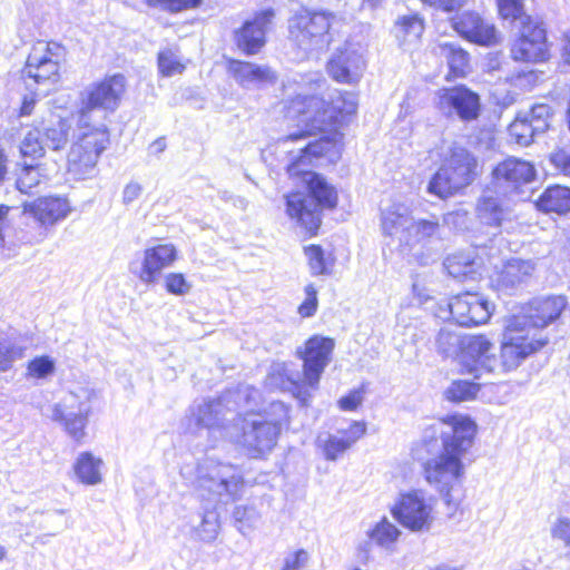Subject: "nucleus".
<instances>
[{"instance_id":"1","label":"nucleus","mask_w":570,"mask_h":570,"mask_svg":"<svg viewBox=\"0 0 570 570\" xmlns=\"http://www.w3.org/2000/svg\"><path fill=\"white\" fill-rule=\"evenodd\" d=\"M126 91V78L120 75L92 82L80 92L77 112L78 134L68 154V173L75 179H87L95 175L98 159L109 144V131L105 124H92L94 114L114 112Z\"/></svg>"},{"instance_id":"2","label":"nucleus","mask_w":570,"mask_h":570,"mask_svg":"<svg viewBox=\"0 0 570 570\" xmlns=\"http://www.w3.org/2000/svg\"><path fill=\"white\" fill-rule=\"evenodd\" d=\"M440 433L441 452L423 463L425 481L440 493L451 511H456L463 499L465 465L463 459L472 448L476 424L464 415H449L424 432V443Z\"/></svg>"},{"instance_id":"3","label":"nucleus","mask_w":570,"mask_h":570,"mask_svg":"<svg viewBox=\"0 0 570 570\" xmlns=\"http://www.w3.org/2000/svg\"><path fill=\"white\" fill-rule=\"evenodd\" d=\"M333 142L320 138L298 148L299 154L293 156L287 166L289 176L302 177L308 194L293 193L286 196V213L309 235H315L321 226L322 209H332L337 205V193L320 174L306 169L313 160L326 155Z\"/></svg>"},{"instance_id":"4","label":"nucleus","mask_w":570,"mask_h":570,"mask_svg":"<svg viewBox=\"0 0 570 570\" xmlns=\"http://www.w3.org/2000/svg\"><path fill=\"white\" fill-rule=\"evenodd\" d=\"M240 470L229 463L206 459L197 466L195 489L200 500L199 522L193 527L196 538L213 542L220 530L218 504L238 500L244 491Z\"/></svg>"},{"instance_id":"5","label":"nucleus","mask_w":570,"mask_h":570,"mask_svg":"<svg viewBox=\"0 0 570 570\" xmlns=\"http://www.w3.org/2000/svg\"><path fill=\"white\" fill-rule=\"evenodd\" d=\"M289 117L297 118L299 130L284 137L282 144L298 142L316 131H326L342 124L346 116L355 114L357 97L354 92L334 90L328 100L302 90L289 101Z\"/></svg>"},{"instance_id":"6","label":"nucleus","mask_w":570,"mask_h":570,"mask_svg":"<svg viewBox=\"0 0 570 570\" xmlns=\"http://www.w3.org/2000/svg\"><path fill=\"white\" fill-rule=\"evenodd\" d=\"M287 409L282 402H272L268 409L246 413L234 419L228 439L242 446L252 458L268 454L277 444Z\"/></svg>"},{"instance_id":"7","label":"nucleus","mask_w":570,"mask_h":570,"mask_svg":"<svg viewBox=\"0 0 570 570\" xmlns=\"http://www.w3.org/2000/svg\"><path fill=\"white\" fill-rule=\"evenodd\" d=\"M478 160L465 147L453 142L443 153L441 166L428 185V193L446 199L470 186L478 176Z\"/></svg>"},{"instance_id":"8","label":"nucleus","mask_w":570,"mask_h":570,"mask_svg":"<svg viewBox=\"0 0 570 570\" xmlns=\"http://www.w3.org/2000/svg\"><path fill=\"white\" fill-rule=\"evenodd\" d=\"M382 234L401 245L412 246L436 234L439 223L413 217L412 204L402 198H391L380 210Z\"/></svg>"},{"instance_id":"9","label":"nucleus","mask_w":570,"mask_h":570,"mask_svg":"<svg viewBox=\"0 0 570 570\" xmlns=\"http://www.w3.org/2000/svg\"><path fill=\"white\" fill-rule=\"evenodd\" d=\"M65 57V48L57 42L39 41L33 45L22 69L28 89L47 95L60 79V63Z\"/></svg>"},{"instance_id":"10","label":"nucleus","mask_w":570,"mask_h":570,"mask_svg":"<svg viewBox=\"0 0 570 570\" xmlns=\"http://www.w3.org/2000/svg\"><path fill=\"white\" fill-rule=\"evenodd\" d=\"M95 399L92 389L78 386L69 391L60 402L50 406L48 416L62 425L65 432L77 443L86 438V426Z\"/></svg>"},{"instance_id":"11","label":"nucleus","mask_w":570,"mask_h":570,"mask_svg":"<svg viewBox=\"0 0 570 570\" xmlns=\"http://www.w3.org/2000/svg\"><path fill=\"white\" fill-rule=\"evenodd\" d=\"M332 13L302 10L288 20L289 38L305 53H318L332 42Z\"/></svg>"},{"instance_id":"12","label":"nucleus","mask_w":570,"mask_h":570,"mask_svg":"<svg viewBox=\"0 0 570 570\" xmlns=\"http://www.w3.org/2000/svg\"><path fill=\"white\" fill-rule=\"evenodd\" d=\"M548 337L531 334L527 320L510 317L507 321L501 342V366L504 371L515 370L527 357L541 350Z\"/></svg>"},{"instance_id":"13","label":"nucleus","mask_w":570,"mask_h":570,"mask_svg":"<svg viewBox=\"0 0 570 570\" xmlns=\"http://www.w3.org/2000/svg\"><path fill=\"white\" fill-rule=\"evenodd\" d=\"M432 499L421 490L401 493L391 507L392 517L412 532H428L434 522Z\"/></svg>"},{"instance_id":"14","label":"nucleus","mask_w":570,"mask_h":570,"mask_svg":"<svg viewBox=\"0 0 570 570\" xmlns=\"http://www.w3.org/2000/svg\"><path fill=\"white\" fill-rule=\"evenodd\" d=\"M434 106L446 118L458 117L465 122L475 120L481 111L479 95L465 86L438 90Z\"/></svg>"},{"instance_id":"15","label":"nucleus","mask_w":570,"mask_h":570,"mask_svg":"<svg viewBox=\"0 0 570 570\" xmlns=\"http://www.w3.org/2000/svg\"><path fill=\"white\" fill-rule=\"evenodd\" d=\"M492 177L493 187L521 200L525 197L523 187L535 178V169L529 161L510 157L494 167Z\"/></svg>"},{"instance_id":"16","label":"nucleus","mask_w":570,"mask_h":570,"mask_svg":"<svg viewBox=\"0 0 570 570\" xmlns=\"http://www.w3.org/2000/svg\"><path fill=\"white\" fill-rule=\"evenodd\" d=\"M511 57L521 62H542L549 58L547 30L542 22L523 19L520 36L511 47Z\"/></svg>"},{"instance_id":"17","label":"nucleus","mask_w":570,"mask_h":570,"mask_svg":"<svg viewBox=\"0 0 570 570\" xmlns=\"http://www.w3.org/2000/svg\"><path fill=\"white\" fill-rule=\"evenodd\" d=\"M177 249L173 244H157L144 249L141 261L129 264V271L142 284L149 286L158 282L164 269L177 259Z\"/></svg>"},{"instance_id":"18","label":"nucleus","mask_w":570,"mask_h":570,"mask_svg":"<svg viewBox=\"0 0 570 570\" xmlns=\"http://www.w3.org/2000/svg\"><path fill=\"white\" fill-rule=\"evenodd\" d=\"M334 341L330 337L314 335L305 342L304 347L297 350L303 360L304 384L316 389L325 367L331 362Z\"/></svg>"},{"instance_id":"19","label":"nucleus","mask_w":570,"mask_h":570,"mask_svg":"<svg viewBox=\"0 0 570 570\" xmlns=\"http://www.w3.org/2000/svg\"><path fill=\"white\" fill-rule=\"evenodd\" d=\"M517 199L495 187H488L479 197L475 206L478 219L487 226L499 228L514 217Z\"/></svg>"},{"instance_id":"20","label":"nucleus","mask_w":570,"mask_h":570,"mask_svg":"<svg viewBox=\"0 0 570 570\" xmlns=\"http://www.w3.org/2000/svg\"><path fill=\"white\" fill-rule=\"evenodd\" d=\"M493 344L485 335H465L459 363L468 374L479 377L481 372H493L497 358Z\"/></svg>"},{"instance_id":"21","label":"nucleus","mask_w":570,"mask_h":570,"mask_svg":"<svg viewBox=\"0 0 570 570\" xmlns=\"http://www.w3.org/2000/svg\"><path fill=\"white\" fill-rule=\"evenodd\" d=\"M535 268L532 259H509L490 276V285L498 293L513 295L529 284Z\"/></svg>"},{"instance_id":"22","label":"nucleus","mask_w":570,"mask_h":570,"mask_svg":"<svg viewBox=\"0 0 570 570\" xmlns=\"http://www.w3.org/2000/svg\"><path fill=\"white\" fill-rule=\"evenodd\" d=\"M229 396L223 394L217 399L203 400L194 405L190 409V422L197 428L207 430L219 429L228 438L232 425H226L225 422L229 421L228 414L233 413V409L229 406Z\"/></svg>"},{"instance_id":"23","label":"nucleus","mask_w":570,"mask_h":570,"mask_svg":"<svg viewBox=\"0 0 570 570\" xmlns=\"http://www.w3.org/2000/svg\"><path fill=\"white\" fill-rule=\"evenodd\" d=\"M454 322L461 326H474L485 323L491 316L490 304L475 293L459 294L448 303Z\"/></svg>"},{"instance_id":"24","label":"nucleus","mask_w":570,"mask_h":570,"mask_svg":"<svg viewBox=\"0 0 570 570\" xmlns=\"http://www.w3.org/2000/svg\"><path fill=\"white\" fill-rule=\"evenodd\" d=\"M233 79L246 90H258L276 82L275 71L266 65L230 60L227 67Z\"/></svg>"},{"instance_id":"25","label":"nucleus","mask_w":570,"mask_h":570,"mask_svg":"<svg viewBox=\"0 0 570 570\" xmlns=\"http://www.w3.org/2000/svg\"><path fill=\"white\" fill-rule=\"evenodd\" d=\"M566 298L562 296H548L533 299L527 311L512 317H522L527 320V327L531 328V334H538L543 328L554 322L566 307Z\"/></svg>"},{"instance_id":"26","label":"nucleus","mask_w":570,"mask_h":570,"mask_svg":"<svg viewBox=\"0 0 570 570\" xmlns=\"http://www.w3.org/2000/svg\"><path fill=\"white\" fill-rule=\"evenodd\" d=\"M273 18L274 11L266 9L247 20L235 36L238 48L247 55L257 53L265 45V36Z\"/></svg>"},{"instance_id":"27","label":"nucleus","mask_w":570,"mask_h":570,"mask_svg":"<svg viewBox=\"0 0 570 570\" xmlns=\"http://www.w3.org/2000/svg\"><path fill=\"white\" fill-rule=\"evenodd\" d=\"M337 433L338 434H321L316 440L317 446L328 461H336L340 455L363 438L366 433V424L355 421L347 430H340Z\"/></svg>"},{"instance_id":"28","label":"nucleus","mask_w":570,"mask_h":570,"mask_svg":"<svg viewBox=\"0 0 570 570\" xmlns=\"http://www.w3.org/2000/svg\"><path fill=\"white\" fill-rule=\"evenodd\" d=\"M453 28L463 38L481 46H491L497 42L494 24L484 20L479 13L466 11L453 19Z\"/></svg>"},{"instance_id":"29","label":"nucleus","mask_w":570,"mask_h":570,"mask_svg":"<svg viewBox=\"0 0 570 570\" xmlns=\"http://www.w3.org/2000/svg\"><path fill=\"white\" fill-rule=\"evenodd\" d=\"M364 69L362 55L352 49L341 50L327 62V72L336 81L355 83L360 80Z\"/></svg>"},{"instance_id":"30","label":"nucleus","mask_w":570,"mask_h":570,"mask_svg":"<svg viewBox=\"0 0 570 570\" xmlns=\"http://www.w3.org/2000/svg\"><path fill=\"white\" fill-rule=\"evenodd\" d=\"M24 213L30 214L42 226H52L65 219L71 210L69 202L62 197H41L23 205Z\"/></svg>"},{"instance_id":"31","label":"nucleus","mask_w":570,"mask_h":570,"mask_svg":"<svg viewBox=\"0 0 570 570\" xmlns=\"http://www.w3.org/2000/svg\"><path fill=\"white\" fill-rule=\"evenodd\" d=\"M401 533V530L393 522L386 517H383L367 530L366 537L368 540L361 543L358 549L365 554V559L368 558L372 544H376L386 551H393L394 544L397 542Z\"/></svg>"},{"instance_id":"32","label":"nucleus","mask_w":570,"mask_h":570,"mask_svg":"<svg viewBox=\"0 0 570 570\" xmlns=\"http://www.w3.org/2000/svg\"><path fill=\"white\" fill-rule=\"evenodd\" d=\"M266 382L272 389L293 392L306 404L307 395L303 391L304 381L301 382L299 373L292 371L286 363H274L271 366Z\"/></svg>"},{"instance_id":"33","label":"nucleus","mask_w":570,"mask_h":570,"mask_svg":"<svg viewBox=\"0 0 570 570\" xmlns=\"http://www.w3.org/2000/svg\"><path fill=\"white\" fill-rule=\"evenodd\" d=\"M444 267L453 278L475 281L482 274V259L473 252L456 253L445 259Z\"/></svg>"},{"instance_id":"34","label":"nucleus","mask_w":570,"mask_h":570,"mask_svg":"<svg viewBox=\"0 0 570 570\" xmlns=\"http://www.w3.org/2000/svg\"><path fill=\"white\" fill-rule=\"evenodd\" d=\"M433 51L439 57L445 59L450 72L455 77H463L469 69L470 56L454 42H439Z\"/></svg>"},{"instance_id":"35","label":"nucleus","mask_w":570,"mask_h":570,"mask_svg":"<svg viewBox=\"0 0 570 570\" xmlns=\"http://www.w3.org/2000/svg\"><path fill=\"white\" fill-rule=\"evenodd\" d=\"M70 128L69 120L60 117L42 122L39 129L42 131L46 148L52 150L63 148L68 141Z\"/></svg>"},{"instance_id":"36","label":"nucleus","mask_w":570,"mask_h":570,"mask_svg":"<svg viewBox=\"0 0 570 570\" xmlns=\"http://www.w3.org/2000/svg\"><path fill=\"white\" fill-rule=\"evenodd\" d=\"M537 207L547 213L570 212V188L559 185L547 188L537 200Z\"/></svg>"},{"instance_id":"37","label":"nucleus","mask_w":570,"mask_h":570,"mask_svg":"<svg viewBox=\"0 0 570 570\" xmlns=\"http://www.w3.org/2000/svg\"><path fill=\"white\" fill-rule=\"evenodd\" d=\"M102 461L90 452H82L78 455L73 464V471L77 479L86 485H96L102 481L101 476Z\"/></svg>"},{"instance_id":"38","label":"nucleus","mask_w":570,"mask_h":570,"mask_svg":"<svg viewBox=\"0 0 570 570\" xmlns=\"http://www.w3.org/2000/svg\"><path fill=\"white\" fill-rule=\"evenodd\" d=\"M464 338L465 335H462L455 328L442 327L435 336L436 351L443 357L459 358Z\"/></svg>"},{"instance_id":"39","label":"nucleus","mask_w":570,"mask_h":570,"mask_svg":"<svg viewBox=\"0 0 570 570\" xmlns=\"http://www.w3.org/2000/svg\"><path fill=\"white\" fill-rule=\"evenodd\" d=\"M424 31L423 20L417 14L403 16L394 27L395 37L401 43L416 42Z\"/></svg>"},{"instance_id":"40","label":"nucleus","mask_w":570,"mask_h":570,"mask_svg":"<svg viewBox=\"0 0 570 570\" xmlns=\"http://www.w3.org/2000/svg\"><path fill=\"white\" fill-rule=\"evenodd\" d=\"M229 396V405L233 404V412L237 409L245 407L247 413H256L255 406L258 405L262 394L259 390L250 385H240L235 391L224 393Z\"/></svg>"},{"instance_id":"41","label":"nucleus","mask_w":570,"mask_h":570,"mask_svg":"<svg viewBox=\"0 0 570 570\" xmlns=\"http://www.w3.org/2000/svg\"><path fill=\"white\" fill-rule=\"evenodd\" d=\"M27 346L17 338L0 341V373L8 372L13 364L24 356Z\"/></svg>"},{"instance_id":"42","label":"nucleus","mask_w":570,"mask_h":570,"mask_svg":"<svg viewBox=\"0 0 570 570\" xmlns=\"http://www.w3.org/2000/svg\"><path fill=\"white\" fill-rule=\"evenodd\" d=\"M46 146L42 139V131L39 127L30 129L20 144V154L23 158H30L31 160L43 157Z\"/></svg>"},{"instance_id":"43","label":"nucleus","mask_w":570,"mask_h":570,"mask_svg":"<svg viewBox=\"0 0 570 570\" xmlns=\"http://www.w3.org/2000/svg\"><path fill=\"white\" fill-rule=\"evenodd\" d=\"M509 134L517 144L529 146L533 141L534 136L541 132L537 131V128H534V125L529 120V117L519 115L509 126Z\"/></svg>"},{"instance_id":"44","label":"nucleus","mask_w":570,"mask_h":570,"mask_svg":"<svg viewBox=\"0 0 570 570\" xmlns=\"http://www.w3.org/2000/svg\"><path fill=\"white\" fill-rule=\"evenodd\" d=\"M55 372L56 361L49 355H41L28 362L24 376L28 380H47Z\"/></svg>"},{"instance_id":"45","label":"nucleus","mask_w":570,"mask_h":570,"mask_svg":"<svg viewBox=\"0 0 570 570\" xmlns=\"http://www.w3.org/2000/svg\"><path fill=\"white\" fill-rule=\"evenodd\" d=\"M479 390L480 385L478 383L459 380L451 383L444 395L449 401L463 402L474 399Z\"/></svg>"},{"instance_id":"46","label":"nucleus","mask_w":570,"mask_h":570,"mask_svg":"<svg viewBox=\"0 0 570 570\" xmlns=\"http://www.w3.org/2000/svg\"><path fill=\"white\" fill-rule=\"evenodd\" d=\"M305 255L308 259L312 275L331 274L333 263L325 256V253L321 246L311 245L306 247Z\"/></svg>"},{"instance_id":"47","label":"nucleus","mask_w":570,"mask_h":570,"mask_svg":"<svg viewBox=\"0 0 570 570\" xmlns=\"http://www.w3.org/2000/svg\"><path fill=\"white\" fill-rule=\"evenodd\" d=\"M233 518L238 531L246 534L256 527L261 515L253 505H237L233 511Z\"/></svg>"},{"instance_id":"48","label":"nucleus","mask_w":570,"mask_h":570,"mask_svg":"<svg viewBox=\"0 0 570 570\" xmlns=\"http://www.w3.org/2000/svg\"><path fill=\"white\" fill-rule=\"evenodd\" d=\"M41 178L38 166L24 163L16 183L17 188L22 194H29L41 183Z\"/></svg>"},{"instance_id":"49","label":"nucleus","mask_w":570,"mask_h":570,"mask_svg":"<svg viewBox=\"0 0 570 570\" xmlns=\"http://www.w3.org/2000/svg\"><path fill=\"white\" fill-rule=\"evenodd\" d=\"M158 68L163 76L171 77L176 73H181L185 66L180 62L175 52L170 49H166L158 55Z\"/></svg>"},{"instance_id":"50","label":"nucleus","mask_w":570,"mask_h":570,"mask_svg":"<svg viewBox=\"0 0 570 570\" xmlns=\"http://www.w3.org/2000/svg\"><path fill=\"white\" fill-rule=\"evenodd\" d=\"M524 116L529 117V120L534 125L537 131L543 134L550 126L552 109L547 104H537L529 112L524 114Z\"/></svg>"},{"instance_id":"51","label":"nucleus","mask_w":570,"mask_h":570,"mask_svg":"<svg viewBox=\"0 0 570 570\" xmlns=\"http://www.w3.org/2000/svg\"><path fill=\"white\" fill-rule=\"evenodd\" d=\"M498 8L503 19L520 20L521 27L524 18H531L523 13L522 0H498Z\"/></svg>"},{"instance_id":"52","label":"nucleus","mask_w":570,"mask_h":570,"mask_svg":"<svg viewBox=\"0 0 570 570\" xmlns=\"http://www.w3.org/2000/svg\"><path fill=\"white\" fill-rule=\"evenodd\" d=\"M165 288L173 295L184 296L190 292L191 284L181 273H169L165 276Z\"/></svg>"},{"instance_id":"53","label":"nucleus","mask_w":570,"mask_h":570,"mask_svg":"<svg viewBox=\"0 0 570 570\" xmlns=\"http://www.w3.org/2000/svg\"><path fill=\"white\" fill-rule=\"evenodd\" d=\"M304 292L305 299L298 306V313L302 317H311L316 313L318 306L317 289L313 284H308L305 286Z\"/></svg>"},{"instance_id":"54","label":"nucleus","mask_w":570,"mask_h":570,"mask_svg":"<svg viewBox=\"0 0 570 570\" xmlns=\"http://www.w3.org/2000/svg\"><path fill=\"white\" fill-rule=\"evenodd\" d=\"M308 562V553L304 549L296 550L288 553L284 558L283 567L281 570H301Z\"/></svg>"},{"instance_id":"55","label":"nucleus","mask_w":570,"mask_h":570,"mask_svg":"<svg viewBox=\"0 0 570 570\" xmlns=\"http://www.w3.org/2000/svg\"><path fill=\"white\" fill-rule=\"evenodd\" d=\"M551 534L556 539L562 540L567 546H570V519L560 518L553 524Z\"/></svg>"},{"instance_id":"56","label":"nucleus","mask_w":570,"mask_h":570,"mask_svg":"<svg viewBox=\"0 0 570 570\" xmlns=\"http://www.w3.org/2000/svg\"><path fill=\"white\" fill-rule=\"evenodd\" d=\"M551 163L560 169L564 175L570 176V151L566 149H559L551 154Z\"/></svg>"},{"instance_id":"57","label":"nucleus","mask_w":570,"mask_h":570,"mask_svg":"<svg viewBox=\"0 0 570 570\" xmlns=\"http://www.w3.org/2000/svg\"><path fill=\"white\" fill-rule=\"evenodd\" d=\"M363 401V395L361 391L354 390L350 394L340 399L338 404L340 407L344 411H353L355 410Z\"/></svg>"},{"instance_id":"58","label":"nucleus","mask_w":570,"mask_h":570,"mask_svg":"<svg viewBox=\"0 0 570 570\" xmlns=\"http://www.w3.org/2000/svg\"><path fill=\"white\" fill-rule=\"evenodd\" d=\"M142 193V186L137 181L128 183L122 190V203L130 205L137 200Z\"/></svg>"},{"instance_id":"59","label":"nucleus","mask_w":570,"mask_h":570,"mask_svg":"<svg viewBox=\"0 0 570 570\" xmlns=\"http://www.w3.org/2000/svg\"><path fill=\"white\" fill-rule=\"evenodd\" d=\"M158 3H166L171 11H181L196 8L200 0H155Z\"/></svg>"},{"instance_id":"60","label":"nucleus","mask_w":570,"mask_h":570,"mask_svg":"<svg viewBox=\"0 0 570 570\" xmlns=\"http://www.w3.org/2000/svg\"><path fill=\"white\" fill-rule=\"evenodd\" d=\"M423 2L450 12L462 8L465 0H423Z\"/></svg>"},{"instance_id":"61","label":"nucleus","mask_w":570,"mask_h":570,"mask_svg":"<svg viewBox=\"0 0 570 570\" xmlns=\"http://www.w3.org/2000/svg\"><path fill=\"white\" fill-rule=\"evenodd\" d=\"M560 56L561 63L570 67V31L563 32L560 38Z\"/></svg>"},{"instance_id":"62","label":"nucleus","mask_w":570,"mask_h":570,"mask_svg":"<svg viewBox=\"0 0 570 570\" xmlns=\"http://www.w3.org/2000/svg\"><path fill=\"white\" fill-rule=\"evenodd\" d=\"M35 105H36V98L33 95L24 96L23 100H22L21 108H20V116L31 115Z\"/></svg>"},{"instance_id":"63","label":"nucleus","mask_w":570,"mask_h":570,"mask_svg":"<svg viewBox=\"0 0 570 570\" xmlns=\"http://www.w3.org/2000/svg\"><path fill=\"white\" fill-rule=\"evenodd\" d=\"M306 83L313 90H321L326 85V80L318 73H312L307 77Z\"/></svg>"},{"instance_id":"64","label":"nucleus","mask_w":570,"mask_h":570,"mask_svg":"<svg viewBox=\"0 0 570 570\" xmlns=\"http://www.w3.org/2000/svg\"><path fill=\"white\" fill-rule=\"evenodd\" d=\"M166 140L164 137L157 138L155 141H153L149 146L150 153L158 155L161 154L166 149Z\"/></svg>"}]
</instances>
